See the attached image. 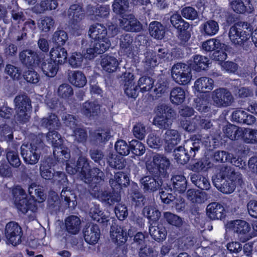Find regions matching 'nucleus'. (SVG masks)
<instances>
[{"label": "nucleus", "mask_w": 257, "mask_h": 257, "mask_svg": "<svg viewBox=\"0 0 257 257\" xmlns=\"http://www.w3.org/2000/svg\"><path fill=\"white\" fill-rule=\"evenodd\" d=\"M118 29L115 25L111 24L107 29L104 25L96 23L91 25L88 31L89 37L93 40L86 49L84 56L91 60L97 55L104 53L111 45L109 38L116 36Z\"/></svg>", "instance_id": "obj_1"}, {"label": "nucleus", "mask_w": 257, "mask_h": 257, "mask_svg": "<svg viewBox=\"0 0 257 257\" xmlns=\"http://www.w3.org/2000/svg\"><path fill=\"white\" fill-rule=\"evenodd\" d=\"M29 198L25 190L20 186H17L12 190L13 199L18 208L24 207L23 209H31L36 207V202H42L46 198L41 187L36 184L32 183L28 188Z\"/></svg>", "instance_id": "obj_2"}, {"label": "nucleus", "mask_w": 257, "mask_h": 257, "mask_svg": "<svg viewBox=\"0 0 257 257\" xmlns=\"http://www.w3.org/2000/svg\"><path fill=\"white\" fill-rule=\"evenodd\" d=\"M66 170L71 175L80 171V177L86 183H89L93 179L101 180L104 176L103 173L98 168L90 170L87 159L84 156L79 157L77 165H75L72 159L68 161L66 164Z\"/></svg>", "instance_id": "obj_3"}, {"label": "nucleus", "mask_w": 257, "mask_h": 257, "mask_svg": "<svg viewBox=\"0 0 257 257\" xmlns=\"http://www.w3.org/2000/svg\"><path fill=\"white\" fill-rule=\"evenodd\" d=\"M241 178L240 174L235 173L229 167L223 168L220 172L212 178L214 186L221 192L230 194L233 192L236 185Z\"/></svg>", "instance_id": "obj_4"}, {"label": "nucleus", "mask_w": 257, "mask_h": 257, "mask_svg": "<svg viewBox=\"0 0 257 257\" xmlns=\"http://www.w3.org/2000/svg\"><path fill=\"white\" fill-rule=\"evenodd\" d=\"M199 149V140L190 139L185 142L183 147L180 146L174 150V159L178 163L185 164L188 162L190 158L195 156Z\"/></svg>", "instance_id": "obj_5"}, {"label": "nucleus", "mask_w": 257, "mask_h": 257, "mask_svg": "<svg viewBox=\"0 0 257 257\" xmlns=\"http://www.w3.org/2000/svg\"><path fill=\"white\" fill-rule=\"evenodd\" d=\"M42 146L41 140L38 139L30 144H23L21 146V151L25 162L30 165L37 164L40 157V148Z\"/></svg>", "instance_id": "obj_6"}, {"label": "nucleus", "mask_w": 257, "mask_h": 257, "mask_svg": "<svg viewBox=\"0 0 257 257\" xmlns=\"http://www.w3.org/2000/svg\"><path fill=\"white\" fill-rule=\"evenodd\" d=\"M47 141L52 144L54 148L53 154L58 161H67L70 157L69 150L63 147V140L61 136L55 131H49L47 135Z\"/></svg>", "instance_id": "obj_7"}, {"label": "nucleus", "mask_w": 257, "mask_h": 257, "mask_svg": "<svg viewBox=\"0 0 257 257\" xmlns=\"http://www.w3.org/2000/svg\"><path fill=\"white\" fill-rule=\"evenodd\" d=\"M174 111L170 106L162 104L155 109V114L153 123L160 128H167L171 124V118L173 116Z\"/></svg>", "instance_id": "obj_8"}, {"label": "nucleus", "mask_w": 257, "mask_h": 257, "mask_svg": "<svg viewBox=\"0 0 257 257\" xmlns=\"http://www.w3.org/2000/svg\"><path fill=\"white\" fill-rule=\"evenodd\" d=\"M173 80L179 85L189 84L192 77L191 68L187 64L178 63L173 65L171 70Z\"/></svg>", "instance_id": "obj_9"}, {"label": "nucleus", "mask_w": 257, "mask_h": 257, "mask_svg": "<svg viewBox=\"0 0 257 257\" xmlns=\"http://www.w3.org/2000/svg\"><path fill=\"white\" fill-rule=\"evenodd\" d=\"M23 233L21 227L15 222L8 223L5 228L7 243L16 246L21 242Z\"/></svg>", "instance_id": "obj_10"}, {"label": "nucleus", "mask_w": 257, "mask_h": 257, "mask_svg": "<svg viewBox=\"0 0 257 257\" xmlns=\"http://www.w3.org/2000/svg\"><path fill=\"white\" fill-rule=\"evenodd\" d=\"M214 105L217 107H226L230 105L233 100L231 93L226 89L218 88L211 93Z\"/></svg>", "instance_id": "obj_11"}, {"label": "nucleus", "mask_w": 257, "mask_h": 257, "mask_svg": "<svg viewBox=\"0 0 257 257\" xmlns=\"http://www.w3.org/2000/svg\"><path fill=\"white\" fill-rule=\"evenodd\" d=\"M229 37L233 44L240 47L248 39L249 34L243 31L240 24H235L229 30Z\"/></svg>", "instance_id": "obj_12"}, {"label": "nucleus", "mask_w": 257, "mask_h": 257, "mask_svg": "<svg viewBox=\"0 0 257 257\" xmlns=\"http://www.w3.org/2000/svg\"><path fill=\"white\" fill-rule=\"evenodd\" d=\"M146 65L149 67L156 66L158 64L165 61L169 58V54L168 50L165 48L159 49L156 54L153 52L148 51L146 53Z\"/></svg>", "instance_id": "obj_13"}, {"label": "nucleus", "mask_w": 257, "mask_h": 257, "mask_svg": "<svg viewBox=\"0 0 257 257\" xmlns=\"http://www.w3.org/2000/svg\"><path fill=\"white\" fill-rule=\"evenodd\" d=\"M230 224L233 230L238 234L240 240L242 242H245L251 237L249 233L251 227L246 221L236 220L231 221Z\"/></svg>", "instance_id": "obj_14"}, {"label": "nucleus", "mask_w": 257, "mask_h": 257, "mask_svg": "<svg viewBox=\"0 0 257 257\" xmlns=\"http://www.w3.org/2000/svg\"><path fill=\"white\" fill-rule=\"evenodd\" d=\"M120 52L130 58H133L137 47L133 44V38L130 34L121 36L119 40Z\"/></svg>", "instance_id": "obj_15"}, {"label": "nucleus", "mask_w": 257, "mask_h": 257, "mask_svg": "<svg viewBox=\"0 0 257 257\" xmlns=\"http://www.w3.org/2000/svg\"><path fill=\"white\" fill-rule=\"evenodd\" d=\"M164 140L165 150L166 151L170 152L174 149L175 146L180 143L181 136L177 130H168L164 136Z\"/></svg>", "instance_id": "obj_16"}, {"label": "nucleus", "mask_w": 257, "mask_h": 257, "mask_svg": "<svg viewBox=\"0 0 257 257\" xmlns=\"http://www.w3.org/2000/svg\"><path fill=\"white\" fill-rule=\"evenodd\" d=\"M100 230L98 226L93 223L86 226L84 231L85 241L91 245L96 244L100 238Z\"/></svg>", "instance_id": "obj_17"}, {"label": "nucleus", "mask_w": 257, "mask_h": 257, "mask_svg": "<svg viewBox=\"0 0 257 257\" xmlns=\"http://www.w3.org/2000/svg\"><path fill=\"white\" fill-rule=\"evenodd\" d=\"M124 81V92L130 97L135 98L138 96V86L134 82L135 76L130 72L126 71L123 74Z\"/></svg>", "instance_id": "obj_18"}, {"label": "nucleus", "mask_w": 257, "mask_h": 257, "mask_svg": "<svg viewBox=\"0 0 257 257\" xmlns=\"http://www.w3.org/2000/svg\"><path fill=\"white\" fill-rule=\"evenodd\" d=\"M120 27L126 31L139 32L142 29L140 23L132 14L122 17L120 20Z\"/></svg>", "instance_id": "obj_19"}, {"label": "nucleus", "mask_w": 257, "mask_h": 257, "mask_svg": "<svg viewBox=\"0 0 257 257\" xmlns=\"http://www.w3.org/2000/svg\"><path fill=\"white\" fill-rule=\"evenodd\" d=\"M49 56L50 59L57 65H63L67 61L68 54L65 48L57 46L51 48Z\"/></svg>", "instance_id": "obj_20"}, {"label": "nucleus", "mask_w": 257, "mask_h": 257, "mask_svg": "<svg viewBox=\"0 0 257 257\" xmlns=\"http://www.w3.org/2000/svg\"><path fill=\"white\" fill-rule=\"evenodd\" d=\"M229 5L231 9L236 13H251L253 11L250 0H229Z\"/></svg>", "instance_id": "obj_21"}, {"label": "nucleus", "mask_w": 257, "mask_h": 257, "mask_svg": "<svg viewBox=\"0 0 257 257\" xmlns=\"http://www.w3.org/2000/svg\"><path fill=\"white\" fill-rule=\"evenodd\" d=\"M21 62L28 66H36L39 65V58L38 54L30 50H26L20 54Z\"/></svg>", "instance_id": "obj_22"}, {"label": "nucleus", "mask_w": 257, "mask_h": 257, "mask_svg": "<svg viewBox=\"0 0 257 257\" xmlns=\"http://www.w3.org/2000/svg\"><path fill=\"white\" fill-rule=\"evenodd\" d=\"M194 87L198 92H208L213 88L214 80L209 77H202L195 81Z\"/></svg>", "instance_id": "obj_23"}, {"label": "nucleus", "mask_w": 257, "mask_h": 257, "mask_svg": "<svg viewBox=\"0 0 257 257\" xmlns=\"http://www.w3.org/2000/svg\"><path fill=\"white\" fill-rule=\"evenodd\" d=\"M119 65V63L117 59L113 56L105 55L101 61V65L103 70L108 73L116 71Z\"/></svg>", "instance_id": "obj_24"}, {"label": "nucleus", "mask_w": 257, "mask_h": 257, "mask_svg": "<svg viewBox=\"0 0 257 257\" xmlns=\"http://www.w3.org/2000/svg\"><path fill=\"white\" fill-rule=\"evenodd\" d=\"M67 14L70 23H79L85 16L81 6L77 4L71 5L68 10Z\"/></svg>", "instance_id": "obj_25"}, {"label": "nucleus", "mask_w": 257, "mask_h": 257, "mask_svg": "<svg viewBox=\"0 0 257 257\" xmlns=\"http://www.w3.org/2000/svg\"><path fill=\"white\" fill-rule=\"evenodd\" d=\"M219 29L218 23L212 20L206 21L200 26V32L204 36H214L218 32Z\"/></svg>", "instance_id": "obj_26"}, {"label": "nucleus", "mask_w": 257, "mask_h": 257, "mask_svg": "<svg viewBox=\"0 0 257 257\" xmlns=\"http://www.w3.org/2000/svg\"><path fill=\"white\" fill-rule=\"evenodd\" d=\"M142 186L145 191L154 192L156 191L162 185L160 180H157L150 176H145L140 180Z\"/></svg>", "instance_id": "obj_27"}, {"label": "nucleus", "mask_w": 257, "mask_h": 257, "mask_svg": "<svg viewBox=\"0 0 257 257\" xmlns=\"http://www.w3.org/2000/svg\"><path fill=\"white\" fill-rule=\"evenodd\" d=\"M110 232L112 240L117 245H120L126 241V232L121 227L112 225L111 226Z\"/></svg>", "instance_id": "obj_28"}, {"label": "nucleus", "mask_w": 257, "mask_h": 257, "mask_svg": "<svg viewBox=\"0 0 257 257\" xmlns=\"http://www.w3.org/2000/svg\"><path fill=\"white\" fill-rule=\"evenodd\" d=\"M81 220L75 215H71L65 219V225L69 233L76 234L80 229Z\"/></svg>", "instance_id": "obj_29"}, {"label": "nucleus", "mask_w": 257, "mask_h": 257, "mask_svg": "<svg viewBox=\"0 0 257 257\" xmlns=\"http://www.w3.org/2000/svg\"><path fill=\"white\" fill-rule=\"evenodd\" d=\"M130 179L126 174L119 172L115 173L113 178H111L109 180V183L111 187L114 189H118L121 186H125L128 184Z\"/></svg>", "instance_id": "obj_30"}, {"label": "nucleus", "mask_w": 257, "mask_h": 257, "mask_svg": "<svg viewBox=\"0 0 257 257\" xmlns=\"http://www.w3.org/2000/svg\"><path fill=\"white\" fill-rule=\"evenodd\" d=\"M149 232L155 240L160 241L165 239L167 236V231L162 225L158 223L151 224L149 227Z\"/></svg>", "instance_id": "obj_31"}, {"label": "nucleus", "mask_w": 257, "mask_h": 257, "mask_svg": "<svg viewBox=\"0 0 257 257\" xmlns=\"http://www.w3.org/2000/svg\"><path fill=\"white\" fill-rule=\"evenodd\" d=\"M68 79L72 85L78 87H83L87 82L84 74L79 71H71L69 72Z\"/></svg>", "instance_id": "obj_32"}, {"label": "nucleus", "mask_w": 257, "mask_h": 257, "mask_svg": "<svg viewBox=\"0 0 257 257\" xmlns=\"http://www.w3.org/2000/svg\"><path fill=\"white\" fill-rule=\"evenodd\" d=\"M243 131V128L238 127L231 124L227 125L223 129L224 134L231 140L242 138Z\"/></svg>", "instance_id": "obj_33"}, {"label": "nucleus", "mask_w": 257, "mask_h": 257, "mask_svg": "<svg viewBox=\"0 0 257 257\" xmlns=\"http://www.w3.org/2000/svg\"><path fill=\"white\" fill-rule=\"evenodd\" d=\"M41 68L43 73L50 77L55 76L58 70L57 64L50 59L44 61L41 64Z\"/></svg>", "instance_id": "obj_34"}, {"label": "nucleus", "mask_w": 257, "mask_h": 257, "mask_svg": "<svg viewBox=\"0 0 257 257\" xmlns=\"http://www.w3.org/2000/svg\"><path fill=\"white\" fill-rule=\"evenodd\" d=\"M99 109V105L97 103L86 101L82 104L81 111L86 116L90 117L97 115Z\"/></svg>", "instance_id": "obj_35"}, {"label": "nucleus", "mask_w": 257, "mask_h": 257, "mask_svg": "<svg viewBox=\"0 0 257 257\" xmlns=\"http://www.w3.org/2000/svg\"><path fill=\"white\" fill-rule=\"evenodd\" d=\"M186 97L185 90L180 87H174L171 91L170 99L171 102L175 104L179 105L182 103Z\"/></svg>", "instance_id": "obj_36"}, {"label": "nucleus", "mask_w": 257, "mask_h": 257, "mask_svg": "<svg viewBox=\"0 0 257 257\" xmlns=\"http://www.w3.org/2000/svg\"><path fill=\"white\" fill-rule=\"evenodd\" d=\"M149 32L151 36L157 39H162L165 34L164 27L160 22L154 21L149 25Z\"/></svg>", "instance_id": "obj_37"}, {"label": "nucleus", "mask_w": 257, "mask_h": 257, "mask_svg": "<svg viewBox=\"0 0 257 257\" xmlns=\"http://www.w3.org/2000/svg\"><path fill=\"white\" fill-rule=\"evenodd\" d=\"M153 161L159 172L162 175L165 174L170 165L169 160L164 156L156 155L154 157Z\"/></svg>", "instance_id": "obj_38"}, {"label": "nucleus", "mask_w": 257, "mask_h": 257, "mask_svg": "<svg viewBox=\"0 0 257 257\" xmlns=\"http://www.w3.org/2000/svg\"><path fill=\"white\" fill-rule=\"evenodd\" d=\"M202 49L206 52L216 51L218 48L225 50L227 46L222 44L216 38H212L204 42L202 45Z\"/></svg>", "instance_id": "obj_39"}, {"label": "nucleus", "mask_w": 257, "mask_h": 257, "mask_svg": "<svg viewBox=\"0 0 257 257\" xmlns=\"http://www.w3.org/2000/svg\"><path fill=\"white\" fill-rule=\"evenodd\" d=\"M61 197L62 199H64L63 203L64 204V207L69 208L70 209L74 208L76 205V201L75 196L72 192L67 190V188H64L61 193Z\"/></svg>", "instance_id": "obj_40"}, {"label": "nucleus", "mask_w": 257, "mask_h": 257, "mask_svg": "<svg viewBox=\"0 0 257 257\" xmlns=\"http://www.w3.org/2000/svg\"><path fill=\"white\" fill-rule=\"evenodd\" d=\"M192 182L202 190H207L210 188V184L206 177L199 174H193L190 175Z\"/></svg>", "instance_id": "obj_41"}, {"label": "nucleus", "mask_w": 257, "mask_h": 257, "mask_svg": "<svg viewBox=\"0 0 257 257\" xmlns=\"http://www.w3.org/2000/svg\"><path fill=\"white\" fill-rule=\"evenodd\" d=\"M209 98L205 94H202L200 97H198L194 100V106L196 109L201 112H207L209 107H208Z\"/></svg>", "instance_id": "obj_42"}, {"label": "nucleus", "mask_w": 257, "mask_h": 257, "mask_svg": "<svg viewBox=\"0 0 257 257\" xmlns=\"http://www.w3.org/2000/svg\"><path fill=\"white\" fill-rule=\"evenodd\" d=\"M58 7L56 0H42L39 5L35 6V11L37 13H42L45 11L55 10Z\"/></svg>", "instance_id": "obj_43"}, {"label": "nucleus", "mask_w": 257, "mask_h": 257, "mask_svg": "<svg viewBox=\"0 0 257 257\" xmlns=\"http://www.w3.org/2000/svg\"><path fill=\"white\" fill-rule=\"evenodd\" d=\"M209 61V59L205 56L195 55L192 63V68L197 71L205 70L208 66Z\"/></svg>", "instance_id": "obj_44"}, {"label": "nucleus", "mask_w": 257, "mask_h": 257, "mask_svg": "<svg viewBox=\"0 0 257 257\" xmlns=\"http://www.w3.org/2000/svg\"><path fill=\"white\" fill-rule=\"evenodd\" d=\"M172 25L176 28L182 32L187 30L189 24L185 22L179 14H174L170 18Z\"/></svg>", "instance_id": "obj_45"}, {"label": "nucleus", "mask_w": 257, "mask_h": 257, "mask_svg": "<svg viewBox=\"0 0 257 257\" xmlns=\"http://www.w3.org/2000/svg\"><path fill=\"white\" fill-rule=\"evenodd\" d=\"M172 181L174 189L180 193L184 192L187 188V181L184 176L182 175H175L173 176Z\"/></svg>", "instance_id": "obj_46"}, {"label": "nucleus", "mask_w": 257, "mask_h": 257, "mask_svg": "<svg viewBox=\"0 0 257 257\" xmlns=\"http://www.w3.org/2000/svg\"><path fill=\"white\" fill-rule=\"evenodd\" d=\"M41 125L42 126L51 129H57L60 126V122L57 116L52 114L48 117H44L41 120Z\"/></svg>", "instance_id": "obj_47"}, {"label": "nucleus", "mask_w": 257, "mask_h": 257, "mask_svg": "<svg viewBox=\"0 0 257 257\" xmlns=\"http://www.w3.org/2000/svg\"><path fill=\"white\" fill-rule=\"evenodd\" d=\"M188 200L193 203L200 204L206 200V195L205 192L202 191H195L193 190H189L187 191Z\"/></svg>", "instance_id": "obj_48"}, {"label": "nucleus", "mask_w": 257, "mask_h": 257, "mask_svg": "<svg viewBox=\"0 0 257 257\" xmlns=\"http://www.w3.org/2000/svg\"><path fill=\"white\" fill-rule=\"evenodd\" d=\"M154 80L148 76H142L138 81V86L141 92H146L150 91L153 86Z\"/></svg>", "instance_id": "obj_49"}, {"label": "nucleus", "mask_w": 257, "mask_h": 257, "mask_svg": "<svg viewBox=\"0 0 257 257\" xmlns=\"http://www.w3.org/2000/svg\"><path fill=\"white\" fill-rule=\"evenodd\" d=\"M98 197L100 201L106 204L109 205L117 202L120 200V196L117 192L109 194L107 192H104L99 195Z\"/></svg>", "instance_id": "obj_50"}, {"label": "nucleus", "mask_w": 257, "mask_h": 257, "mask_svg": "<svg viewBox=\"0 0 257 257\" xmlns=\"http://www.w3.org/2000/svg\"><path fill=\"white\" fill-rule=\"evenodd\" d=\"M16 109H31V103L29 98L26 95L17 96L15 99Z\"/></svg>", "instance_id": "obj_51"}, {"label": "nucleus", "mask_w": 257, "mask_h": 257, "mask_svg": "<svg viewBox=\"0 0 257 257\" xmlns=\"http://www.w3.org/2000/svg\"><path fill=\"white\" fill-rule=\"evenodd\" d=\"M109 166L117 169H122L125 166L124 159L116 154H110L107 159Z\"/></svg>", "instance_id": "obj_52"}, {"label": "nucleus", "mask_w": 257, "mask_h": 257, "mask_svg": "<svg viewBox=\"0 0 257 257\" xmlns=\"http://www.w3.org/2000/svg\"><path fill=\"white\" fill-rule=\"evenodd\" d=\"M128 0H114L112 4V9L114 13L120 15L125 13L128 9Z\"/></svg>", "instance_id": "obj_53"}, {"label": "nucleus", "mask_w": 257, "mask_h": 257, "mask_svg": "<svg viewBox=\"0 0 257 257\" xmlns=\"http://www.w3.org/2000/svg\"><path fill=\"white\" fill-rule=\"evenodd\" d=\"M242 139L246 143L257 144V130L243 128Z\"/></svg>", "instance_id": "obj_54"}, {"label": "nucleus", "mask_w": 257, "mask_h": 257, "mask_svg": "<svg viewBox=\"0 0 257 257\" xmlns=\"http://www.w3.org/2000/svg\"><path fill=\"white\" fill-rule=\"evenodd\" d=\"M54 23V20L52 17H44L39 20L38 26L42 31L47 32L53 27Z\"/></svg>", "instance_id": "obj_55"}, {"label": "nucleus", "mask_w": 257, "mask_h": 257, "mask_svg": "<svg viewBox=\"0 0 257 257\" xmlns=\"http://www.w3.org/2000/svg\"><path fill=\"white\" fill-rule=\"evenodd\" d=\"M147 144L152 148L158 149L163 145V141L161 140L159 133L153 132L148 137Z\"/></svg>", "instance_id": "obj_56"}, {"label": "nucleus", "mask_w": 257, "mask_h": 257, "mask_svg": "<svg viewBox=\"0 0 257 257\" xmlns=\"http://www.w3.org/2000/svg\"><path fill=\"white\" fill-rule=\"evenodd\" d=\"M130 149L132 153L136 156H142L146 152V148L144 145L141 142L133 140L130 142Z\"/></svg>", "instance_id": "obj_57"}, {"label": "nucleus", "mask_w": 257, "mask_h": 257, "mask_svg": "<svg viewBox=\"0 0 257 257\" xmlns=\"http://www.w3.org/2000/svg\"><path fill=\"white\" fill-rule=\"evenodd\" d=\"M68 36L66 32L63 30H57L53 35L52 40L58 46H63L68 40Z\"/></svg>", "instance_id": "obj_58"}, {"label": "nucleus", "mask_w": 257, "mask_h": 257, "mask_svg": "<svg viewBox=\"0 0 257 257\" xmlns=\"http://www.w3.org/2000/svg\"><path fill=\"white\" fill-rule=\"evenodd\" d=\"M89 215L93 220L102 224H107V222L109 221L108 216L104 214V212H102L101 210H91Z\"/></svg>", "instance_id": "obj_59"}, {"label": "nucleus", "mask_w": 257, "mask_h": 257, "mask_svg": "<svg viewBox=\"0 0 257 257\" xmlns=\"http://www.w3.org/2000/svg\"><path fill=\"white\" fill-rule=\"evenodd\" d=\"M16 114L15 115V120L20 123L27 122L30 117L31 109H16Z\"/></svg>", "instance_id": "obj_60"}, {"label": "nucleus", "mask_w": 257, "mask_h": 257, "mask_svg": "<svg viewBox=\"0 0 257 257\" xmlns=\"http://www.w3.org/2000/svg\"><path fill=\"white\" fill-rule=\"evenodd\" d=\"M0 137L3 141H11L13 139V128L7 124L0 126Z\"/></svg>", "instance_id": "obj_61"}, {"label": "nucleus", "mask_w": 257, "mask_h": 257, "mask_svg": "<svg viewBox=\"0 0 257 257\" xmlns=\"http://www.w3.org/2000/svg\"><path fill=\"white\" fill-rule=\"evenodd\" d=\"M130 146L122 140H118L115 144L114 148L117 153L122 156H127L130 152Z\"/></svg>", "instance_id": "obj_62"}, {"label": "nucleus", "mask_w": 257, "mask_h": 257, "mask_svg": "<svg viewBox=\"0 0 257 257\" xmlns=\"http://www.w3.org/2000/svg\"><path fill=\"white\" fill-rule=\"evenodd\" d=\"M85 53L84 54H85ZM85 54H84V55ZM83 57L86 59L85 56H83L80 53H72L69 59V64L72 67L76 68L80 67L83 61Z\"/></svg>", "instance_id": "obj_63"}, {"label": "nucleus", "mask_w": 257, "mask_h": 257, "mask_svg": "<svg viewBox=\"0 0 257 257\" xmlns=\"http://www.w3.org/2000/svg\"><path fill=\"white\" fill-rule=\"evenodd\" d=\"M7 159L11 166L17 168L21 165V162L17 151L9 150L7 154Z\"/></svg>", "instance_id": "obj_64"}]
</instances>
